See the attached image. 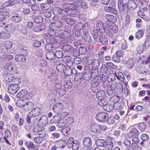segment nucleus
<instances>
[{"label":"nucleus","mask_w":150,"mask_h":150,"mask_svg":"<svg viewBox=\"0 0 150 150\" xmlns=\"http://www.w3.org/2000/svg\"><path fill=\"white\" fill-rule=\"evenodd\" d=\"M16 104L18 107L22 108L24 112H28L30 111L34 106L32 103L26 101L25 100L23 99L18 100Z\"/></svg>","instance_id":"obj_1"},{"label":"nucleus","mask_w":150,"mask_h":150,"mask_svg":"<svg viewBox=\"0 0 150 150\" xmlns=\"http://www.w3.org/2000/svg\"><path fill=\"white\" fill-rule=\"evenodd\" d=\"M89 26L88 23L87 22L82 23L81 29L83 30V34H84V38L85 41L90 42L91 41V38L88 35V30Z\"/></svg>","instance_id":"obj_2"},{"label":"nucleus","mask_w":150,"mask_h":150,"mask_svg":"<svg viewBox=\"0 0 150 150\" xmlns=\"http://www.w3.org/2000/svg\"><path fill=\"white\" fill-rule=\"evenodd\" d=\"M49 27L50 29L49 31L50 36L53 37L60 38L59 35L60 30H57L59 29L56 26L54 23H51L49 25Z\"/></svg>","instance_id":"obj_3"},{"label":"nucleus","mask_w":150,"mask_h":150,"mask_svg":"<svg viewBox=\"0 0 150 150\" xmlns=\"http://www.w3.org/2000/svg\"><path fill=\"white\" fill-rule=\"evenodd\" d=\"M63 7L65 9H67L71 14H75L76 12V11L77 6L74 3H66L63 4Z\"/></svg>","instance_id":"obj_4"},{"label":"nucleus","mask_w":150,"mask_h":150,"mask_svg":"<svg viewBox=\"0 0 150 150\" xmlns=\"http://www.w3.org/2000/svg\"><path fill=\"white\" fill-rule=\"evenodd\" d=\"M60 38L59 37H52V42L47 44L45 45V48L47 50H53L55 44L59 41Z\"/></svg>","instance_id":"obj_5"},{"label":"nucleus","mask_w":150,"mask_h":150,"mask_svg":"<svg viewBox=\"0 0 150 150\" xmlns=\"http://www.w3.org/2000/svg\"><path fill=\"white\" fill-rule=\"evenodd\" d=\"M108 117V114L104 112L98 113L96 116V120L98 121L101 122L106 121Z\"/></svg>","instance_id":"obj_6"},{"label":"nucleus","mask_w":150,"mask_h":150,"mask_svg":"<svg viewBox=\"0 0 150 150\" xmlns=\"http://www.w3.org/2000/svg\"><path fill=\"white\" fill-rule=\"evenodd\" d=\"M20 88L18 84H11L8 87V92L12 94L16 93Z\"/></svg>","instance_id":"obj_7"},{"label":"nucleus","mask_w":150,"mask_h":150,"mask_svg":"<svg viewBox=\"0 0 150 150\" xmlns=\"http://www.w3.org/2000/svg\"><path fill=\"white\" fill-rule=\"evenodd\" d=\"M99 82L97 81L96 79H93L91 82V90L92 92L96 93L98 91V86Z\"/></svg>","instance_id":"obj_8"},{"label":"nucleus","mask_w":150,"mask_h":150,"mask_svg":"<svg viewBox=\"0 0 150 150\" xmlns=\"http://www.w3.org/2000/svg\"><path fill=\"white\" fill-rule=\"evenodd\" d=\"M117 4L119 10L120 11L127 10L128 5L126 3H123V0H118Z\"/></svg>","instance_id":"obj_9"},{"label":"nucleus","mask_w":150,"mask_h":150,"mask_svg":"<svg viewBox=\"0 0 150 150\" xmlns=\"http://www.w3.org/2000/svg\"><path fill=\"white\" fill-rule=\"evenodd\" d=\"M48 122L47 117L45 115L42 116L39 119L38 122V124L40 127L43 128L44 127Z\"/></svg>","instance_id":"obj_10"},{"label":"nucleus","mask_w":150,"mask_h":150,"mask_svg":"<svg viewBox=\"0 0 150 150\" xmlns=\"http://www.w3.org/2000/svg\"><path fill=\"white\" fill-rule=\"evenodd\" d=\"M63 108V103L61 102H59L54 105V107L52 108L53 111L56 113H57L60 110Z\"/></svg>","instance_id":"obj_11"},{"label":"nucleus","mask_w":150,"mask_h":150,"mask_svg":"<svg viewBox=\"0 0 150 150\" xmlns=\"http://www.w3.org/2000/svg\"><path fill=\"white\" fill-rule=\"evenodd\" d=\"M41 109L38 107L33 108L29 112V114L34 117L39 116L41 113Z\"/></svg>","instance_id":"obj_12"},{"label":"nucleus","mask_w":150,"mask_h":150,"mask_svg":"<svg viewBox=\"0 0 150 150\" xmlns=\"http://www.w3.org/2000/svg\"><path fill=\"white\" fill-rule=\"evenodd\" d=\"M57 13L59 14L64 16H66L67 14H70L67 9H65L63 7V4L62 8H57Z\"/></svg>","instance_id":"obj_13"},{"label":"nucleus","mask_w":150,"mask_h":150,"mask_svg":"<svg viewBox=\"0 0 150 150\" xmlns=\"http://www.w3.org/2000/svg\"><path fill=\"white\" fill-rule=\"evenodd\" d=\"M136 62V59L131 58L128 59L126 62V66L128 69H130L134 66Z\"/></svg>","instance_id":"obj_14"},{"label":"nucleus","mask_w":150,"mask_h":150,"mask_svg":"<svg viewBox=\"0 0 150 150\" xmlns=\"http://www.w3.org/2000/svg\"><path fill=\"white\" fill-rule=\"evenodd\" d=\"M96 98L99 100H104L106 97L105 91L103 90L98 91L96 93Z\"/></svg>","instance_id":"obj_15"},{"label":"nucleus","mask_w":150,"mask_h":150,"mask_svg":"<svg viewBox=\"0 0 150 150\" xmlns=\"http://www.w3.org/2000/svg\"><path fill=\"white\" fill-rule=\"evenodd\" d=\"M137 71H138L140 74H142L144 75H148L149 73V71L144 67H139L136 68Z\"/></svg>","instance_id":"obj_16"},{"label":"nucleus","mask_w":150,"mask_h":150,"mask_svg":"<svg viewBox=\"0 0 150 150\" xmlns=\"http://www.w3.org/2000/svg\"><path fill=\"white\" fill-rule=\"evenodd\" d=\"M57 148L59 149L64 148L66 147V142L64 140H59L55 142Z\"/></svg>","instance_id":"obj_17"},{"label":"nucleus","mask_w":150,"mask_h":150,"mask_svg":"<svg viewBox=\"0 0 150 150\" xmlns=\"http://www.w3.org/2000/svg\"><path fill=\"white\" fill-rule=\"evenodd\" d=\"M99 41H100L101 43L104 45H107L108 42V39L106 36L102 34L100 35L99 36Z\"/></svg>","instance_id":"obj_18"},{"label":"nucleus","mask_w":150,"mask_h":150,"mask_svg":"<svg viewBox=\"0 0 150 150\" xmlns=\"http://www.w3.org/2000/svg\"><path fill=\"white\" fill-rule=\"evenodd\" d=\"M13 76V75L10 73H4V81L6 82L11 81Z\"/></svg>","instance_id":"obj_19"},{"label":"nucleus","mask_w":150,"mask_h":150,"mask_svg":"<svg viewBox=\"0 0 150 150\" xmlns=\"http://www.w3.org/2000/svg\"><path fill=\"white\" fill-rule=\"evenodd\" d=\"M22 17L18 14H16L11 17V20L12 22L15 23H18L21 21Z\"/></svg>","instance_id":"obj_20"},{"label":"nucleus","mask_w":150,"mask_h":150,"mask_svg":"<svg viewBox=\"0 0 150 150\" xmlns=\"http://www.w3.org/2000/svg\"><path fill=\"white\" fill-rule=\"evenodd\" d=\"M92 143V140L90 138L86 137L84 138L83 140V144L84 146L89 147L91 145Z\"/></svg>","instance_id":"obj_21"},{"label":"nucleus","mask_w":150,"mask_h":150,"mask_svg":"<svg viewBox=\"0 0 150 150\" xmlns=\"http://www.w3.org/2000/svg\"><path fill=\"white\" fill-rule=\"evenodd\" d=\"M15 59L16 61L18 62H25L26 60V58L25 55L23 54H17L15 56Z\"/></svg>","instance_id":"obj_22"},{"label":"nucleus","mask_w":150,"mask_h":150,"mask_svg":"<svg viewBox=\"0 0 150 150\" xmlns=\"http://www.w3.org/2000/svg\"><path fill=\"white\" fill-rule=\"evenodd\" d=\"M91 131L95 133L100 132L99 126L96 124L94 123L90 127Z\"/></svg>","instance_id":"obj_23"},{"label":"nucleus","mask_w":150,"mask_h":150,"mask_svg":"<svg viewBox=\"0 0 150 150\" xmlns=\"http://www.w3.org/2000/svg\"><path fill=\"white\" fill-rule=\"evenodd\" d=\"M99 32L98 30L95 29L93 30L91 32L92 35V37L97 42H98V39L99 35Z\"/></svg>","instance_id":"obj_24"},{"label":"nucleus","mask_w":150,"mask_h":150,"mask_svg":"<svg viewBox=\"0 0 150 150\" xmlns=\"http://www.w3.org/2000/svg\"><path fill=\"white\" fill-rule=\"evenodd\" d=\"M138 129L142 132H143L145 130L146 128V125L144 122H142L137 124Z\"/></svg>","instance_id":"obj_25"},{"label":"nucleus","mask_w":150,"mask_h":150,"mask_svg":"<svg viewBox=\"0 0 150 150\" xmlns=\"http://www.w3.org/2000/svg\"><path fill=\"white\" fill-rule=\"evenodd\" d=\"M103 29L108 36L109 37L112 36L113 33L111 30L110 28V27H103Z\"/></svg>","instance_id":"obj_26"},{"label":"nucleus","mask_w":150,"mask_h":150,"mask_svg":"<svg viewBox=\"0 0 150 150\" xmlns=\"http://www.w3.org/2000/svg\"><path fill=\"white\" fill-rule=\"evenodd\" d=\"M10 37L8 31H2L0 33V37L2 39H7Z\"/></svg>","instance_id":"obj_27"},{"label":"nucleus","mask_w":150,"mask_h":150,"mask_svg":"<svg viewBox=\"0 0 150 150\" xmlns=\"http://www.w3.org/2000/svg\"><path fill=\"white\" fill-rule=\"evenodd\" d=\"M88 71L84 73L83 75V79L85 80L88 81L92 78L91 71L88 70Z\"/></svg>","instance_id":"obj_28"},{"label":"nucleus","mask_w":150,"mask_h":150,"mask_svg":"<svg viewBox=\"0 0 150 150\" xmlns=\"http://www.w3.org/2000/svg\"><path fill=\"white\" fill-rule=\"evenodd\" d=\"M55 56L54 53L52 51L47 52L46 54V58L49 60H52Z\"/></svg>","instance_id":"obj_29"},{"label":"nucleus","mask_w":150,"mask_h":150,"mask_svg":"<svg viewBox=\"0 0 150 150\" xmlns=\"http://www.w3.org/2000/svg\"><path fill=\"white\" fill-rule=\"evenodd\" d=\"M104 9L106 11L112 13H114V12L116 11L114 7L112 6H111L110 5L108 6H105Z\"/></svg>","instance_id":"obj_30"},{"label":"nucleus","mask_w":150,"mask_h":150,"mask_svg":"<svg viewBox=\"0 0 150 150\" xmlns=\"http://www.w3.org/2000/svg\"><path fill=\"white\" fill-rule=\"evenodd\" d=\"M118 118V116L116 115L115 117L113 116L110 117L109 118L108 117V120L107 121L109 124H112L114 123L116 120H117Z\"/></svg>","instance_id":"obj_31"},{"label":"nucleus","mask_w":150,"mask_h":150,"mask_svg":"<svg viewBox=\"0 0 150 150\" xmlns=\"http://www.w3.org/2000/svg\"><path fill=\"white\" fill-rule=\"evenodd\" d=\"M56 68L57 71L60 72H63L65 69V66L62 64L59 63L57 64Z\"/></svg>","instance_id":"obj_32"},{"label":"nucleus","mask_w":150,"mask_h":150,"mask_svg":"<svg viewBox=\"0 0 150 150\" xmlns=\"http://www.w3.org/2000/svg\"><path fill=\"white\" fill-rule=\"evenodd\" d=\"M104 109L105 110L108 112H112L114 109V105H112L110 104L107 103L104 107Z\"/></svg>","instance_id":"obj_33"},{"label":"nucleus","mask_w":150,"mask_h":150,"mask_svg":"<svg viewBox=\"0 0 150 150\" xmlns=\"http://www.w3.org/2000/svg\"><path fill=\"white\" fill-rule=\"evenodd\" d=\"M62 132L63 135H67L70 132V129L69 127L65 126L62 129Z\"/></svg>","instance_id":"obj_34"},{"label":"nucleus","mask_w":150,"mask_h":150,"mask_svg":"<svg viewBox=\"0 0 150 150\" xmlns=\"http://www.w3.org/2000/svg\"><path fill=\"white\" fill-rule=\"evenodd\" d=\"M16 28L15 26L12 25L8 24L5 26L4 27L5 30L7 31H11L15 30Z\"/></svg>","instance_id":"obj_35"},{"label":"nucleus","mask_w":150,"mask_h":150,"mask_svg":"<svg viewBox=\"0 0 150 150\" xmlns=\"http://www.w3.org/2000/svg\"><path fill=\"white\" fill-rule=\"evenodd\" d=\"M106 20L111 21L112 23L115 21L116 20V17L114 16L109 14H107L105 16Z\"/></svg>","instance_id":"obj_36"},{"label":"nucleus","mask_w":150,"mask_h":150,"mask_svg":"<svg viewBox=\"0 0 150 150\" xmlns=\"http://www.w3.org/2000/svg\"><path fill=\"white\" fill-rule=\"evenodd\" d=\"M114 109L115 110H121L123 107V105L122 102L115 103L114 104Z\"/></svg>","instance_id":"obj_37"},{"label":"nucleus","mask_w":150,"mask_h":150,"mask_svg":"<svg viewBox=\"0 0 150 150\" xmlns=\"http://www.w3.org/2000/svg\"><path fill=\"white\" fill-rule=\"evenodd\" d=\"M106 141L103 139H98L96 141L97 145L99 146L104 147L105 146Z\"/></svg>","instance_id":"obj_38"},{"label":"nucleus","mask_w":150,"mask_h":150,"mask_svg":"<svg viewBox=\"0 0 150 150\" xmlns=\"http://www.w3.org/2000/svg\"><path fill=\"white\" fill-rule=\"evenodd\" d=\"M72 47L69 45H64L62 47V50L66 52H70Z\"/></svg>","instance_id":"obj_39"},{"label":"nucleus","mask_w":150,"mask_h":150,"mask_svg":"<svg viewBox=\"0 0 150 150\" xmlns=\"http://www.w3.org/2000/svg\"><path fill=\"white\" fill-rule=\"evenodd\" d=\"M129 134L132 136H133L138 135L139 133L137 129L135 128H132L131 129Z\"/></svg>","instance_id":"obj_40"},{"label":"nucleus","mask_w":150,"mask_h":150,"mask_svg":"<svg viewBox=\"0 0 150 150\" xmlns=\"http://www.w3.org/2000/svg\"><path fill=\"white\" fill-rule=\"evenodd\" d=\"M27 94V91L25 90H22L18 93L16 96L18 98L25 97Z\"/></svg>","instance_id":"obj_41"},{"label":"nucleus","mask_w":150,"mask_h":150,"mask_svg":"<svg viewBox=\"0 0 150 150\" xmlns=\"http://www.w3.org/2000/svg\"><path fill=\"white\" fill-rule=\"evenodd\" d=\"M61 120V117L60 114H57L54 115L52 119L53 122L55 123L58 122Z\"/></svg>","instance_id":"obj_42"},{"label":"nucleus","mask_w":150,"mask_h":150,"mask_svg":"<svg viewBox=\"0 0 150 150\" xmlns=\"http://www.w3.org/2000/svg\"><path fill=\"white\" fill-rule=\"evenodd\" d=\"M72 83L69 80L65 81L64 83V86L66 88H70L72 86Z\"/></svg>","instance_id":"obj_43"},{"label":"nucleus","mask_w":150,"mask_h":150,"mask_svg":"<svg viewBox=\"0 0 150 150\" xmlns=\"http://www.w3.org/2000/svg\"><path fill=\"white\" fill-rule=\"evenodd\" d=\"M55 56L57 58H61L63 56V52L60 50H57L54 52Z\"/></svg>","instance_id":"obj_44"},{"label":"nucleus","mask_w":150,"mask_h":150,"mask_svg":"<svg viewBox=\"0 0 150 150\" xmlns=\"http://www.w3.org/2000/svg\"><path fill=\"white\" fill-rule=\"evenodd\" d=\"M64 20L67 23L70 25H72L74 23V21L72 18L70 17H67L65 18Z\"/></svg>","instance_id":"obj_45"},{"label":"nucleus","mask_w":150,"mask_h":150,"mask_svg":"<svg viewBox=\"0 0 150 150\" xmlns=\"http://www.w3.org/2000/svg\"><path fill=\"white\" fill-rule=\"evenodd\" d=\"M2 43V45L5 46L8 50L11 48L13 45L12 42L10 41H6L3 42Z\"/></svg>","instance_id":"obj_46"},{"label":"nucleus","mask_w":150,"mask_h":150,"mask_svg":"<svg viewBox=\"0 0 150 150\" xmlns=\"http://www.w3.org/2000/svg\"><path fill=\"white\" fill-rule=\"evenodd\" d=\"M75 35L78 37L79 40H81L84 38V34L82 35L81 33L80 30H75Z\"/></svg>","instance_id":"obj_47"},{"label":"nucleus","mask_w":150,"mask_h":150,"mask_svg":"<svg viewBox=\"0 0 150 150\" xmlns=\"http://www.w3.org/2000/svg\"><path fill=\"white\" fill-rule=\"evenodd\" d=\"M13 67L12 63L11 62L6 63L4 67L6 69H8L9 71L13 70Z\"/></svg>","instance_id":"obj_48"},{"label":"nucleus","mask_w":150,"mask_h":150,"mask_svg":"<svg viewBox=\"0 0 150 150\" xmlns=\"http://www.w3.org/2000/svg\"><path fill=\"white\" fill-rule=\"evenodd\" d=\"M66 64L69 67H71L73 65V62L71 61V57L69 56L66 57Z\"/></svg>","instance_id":"obj_49"},{"label":"nucleus","mask_w":150,"mask_h":150,"mask_svg":"<svg viewBox=\"0 0 150 150\" xmlns=\"http://www.w3.org/2000/svg\"><path fill=\"white\" fill-rule=\"evenodd\" d=\"M77 4L78 6L83 9H86L88 8L87 4L86 2L83 1L79 2Z\"/></svg>","instance_id":"obj_50"},{"label":"nucleus","mask_w":150,"mask_h":150,"mask_svg":"<svg viewBox=\"0 0 150 150\" xmlns=\"http://www.w3.org/2000/svg\"><path fill=\"white\" fill-rule=\"evenodd\" d=\"M79 53L81 54L84 55L87 52L86 48L84 47H80L78 50Z\"/></svg>","instance_id":"obj_51"},{"label":"nucleus","mask_w":150,"mask_h":150,"mask_svg":"<svg viewBox=\"0 0 150 150\" xmlns=\"http://www.w3.org/2000/svg\"><path fill=\"white\" fill-rule=\"evenodd\" d=\"M41 26L39 25H34L33 30L35 32H39L42 30Z\"/></svg>","instance_id":"obj_52"},{"label":"nucleus","mask_w":150,"mask_h":150,"mask_svg":"<svg viewBox=\"0 0 150 150\" xmlns=\"http://www.w3.org/2000/svg\"><path fill=\"white\" fill-rule=\"evenodd\" d=\"M123 143L127 149L129 147L131 144L130 141L128 139H125L124 140Z\"/></svg>","instance_id":"obj_53"},{"label":"nucleus","mask_w":150,"mask_h":150,"mask_svg":"<svg viewBox=\"0 0 150 150\" xmlns=\"http://www.w3.org/2000/svg\"><path fill=\"white\" fill-rule=\"evenodd\" d=\"M40 5L41 8L45 10H47L50 8V5L47 3L41 4Z\"/></svg>","instance_id":"obj_54"},{"label":"nucleus","mask_w":150,"mask_h":150,"mask_svg":"<svg viewBox=\"0 0 150 150\" xmlns=\"http://www.w3.org/2000/svg\"><path fill=\"white\" fill-rule=\"evenodd\" d=\"M106 144L104 147L108 149H111L113 147V143L112 142L109 141L107 142L106 141Z\"/></svg>","instance_id":"obj_55"},{"label":"nucleus","mask_w":150,"mask_h":150,"mask_svg":"<svg viewBox=\"0 0 150 150\" xmlns=\"http://www.w3.org/2000/svg\"><path fill=\"white\" fill-rule=\"evenodd\" d=\"M79 143L77 141H75L71 145L72 149L73 150H77L79 147Z\"/></svg>","instance_id":"obj_56"},{"label":"nucleus","mask_w":150,"mask_h":150,"mask_svg":"<svg viewBox=\"0 0 150 150\" xmlns=\"http://www.w3.org/2000/svg\"><path fill=\"white\" fill-rule=\"evenodd\" d=\"M143 34L142 30H139L135 33V37L137 39H139L142 37Z\"/></svg>","instance_id":"obj_57"},{"label":"nucleus","mask_w":150,"mask_h":150,"mask_svg":"<svg viewBox=\"0 0 150 150\" xmlns=\"http://www.w3.org/2000/svg\"><path fill=\"white\" fill-rule=\"evenodd\" d=\"M117 85L118 84L117 82H114L109 85L108 87H109L111 89V90L115 91V89L117 87Z\"/></svg>","instance_id":"obj_58"},{"label":"nucleus","mask_w":150,"mask_h":150,"mask_svg":"<svg viewBox=\"0 0 150 150\" xmlns=\"http://www.w3.org/2000/svg\"><path fill=\"white\" fill-rule=\"evenodd\" d=\"M43 138L40 137H35L33 138L34 142L36 143H41L43 141Z\"/></svg>","instance_id":"obj_59"},{"label":"nucleus","mask_w":150,"mask_h":150,"mask_svg":"<svg viewBox=\"0 0 150 150\" xmlns=\"http://www.w3.org/2000/svg\"><path fill=\"white\" fill-rule=\"evenodd\" d=\"M33 116L32 115L29 116L28 115L26 117V123L28 124H30L32 125V119Z\"/></svg>","instance_id":"obj_60"},{"label":"nucleus","mask_w":150,"mask_h":150,"mask_svg":"<svg viewBox=\"0 0 150 150\" xmlns=\"http://www.w3.org/2000/svg\"><path fill=\"white\" fill-rule=\"evenodd\" d=\"M71 53H72L74 57H77L79 56V52L77 51L76 49L72 47L70 52Z\"/></svg>","instance_id":"obj_61"},{"label":"nucleus","mask_w":150,"mask_h":150,"mask_svg":"<svg viewBox=\"0 0 150 150\" xmlns=\"http://www.w3.org/2000/svg\"><path fill=\"white\" fill-rule=\"evenodd\" d=\"M100 72L101 73L107 72L108 70V68L105 64H102L101 67L100 68Z\"/></svg>","instance_id":"obj_62"},{"label":"nucleus","mask_w":150,"mask_h":150,"mask_svg":"<svg viewBox=\"0 0 150 150\" xmlns=\"http://www.w3.org/2000/svg\"><path fill=\"white\" fill-rule=\"evenodd\" d=\"M56 26L59 29L60 28L62 27L63 26L62 22L60 20H57L54 23Z\"/></svg>","instance_id":"obj_63"},{"label":"nucleus","mask_w":150,"mask_h":150,"mask_svg":"<svg viewBox=\"0 0 150 150\" xmlns=\"http://www.w3.org/2000/svg\"><path fill=\"white\" fill-rule=\"evenodd\" d=\"M128 5L132 9H134L137 7L136 3L133 1H130L128 2Z\"/></svg>","instance_id":"obj_64"}]
</instances>
